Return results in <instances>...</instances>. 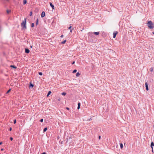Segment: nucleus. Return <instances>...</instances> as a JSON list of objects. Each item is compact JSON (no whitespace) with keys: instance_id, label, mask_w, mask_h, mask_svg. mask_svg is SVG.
<instances>
[{"instance_id":"f257e3e1","label":"nucleus","mask_w":154,"mask_h":154,"mask_svg":"<svg viewBox=\"0 0 154 154\" xmlns=\"http://www.w3.org/2000/svg\"><path fill=\"white\" fill-rule=\"evenodd\" d=\"M147 26L150 29H152L154 27V24L152 21L150 20L147 23Z\"/></svg>"},{"instance_id":"f03ea898","label":"nucleus","mask_w":154,"mask_h":154,"mask_svg":"<svg viewBox=\"0 0 154 154\" xmlns=\"http://www.w3.org/2000/svg\"><path fill=\"white\" fill-rule=\"evenodd\" d=\"M26 18H24V20L23 21L22 23L21 24V26L22 27L23 29H26Z\"/></svg>"},{"instance_id":"7ed1b4c3","label":"nucleus","mask_w":154,"mask_h":154,"mask_svg":"<svg viewBox=\"0 0 154 154\" xmlns=\"http://www.w3.org/2000/svg\"><path fill=\"white\" fill-rule=\"evenodd\" d=\"M117 33H118V32L117 31H115L113 33V37L114 38H115Z\"/></svg>"},{"instance_id":"20e7f679","label":"nucleus","mask_w":154,"mask_h":154,"mask_svg":"<svg viewBox=\"0 0 154 154\" xmlns=\"http://www.w3.org/2000/svg\"><path fill=\"white\" fill-rule=\"evenodd\" d=\"M154 146V143L153 142H152L151 143V147L152 148V152H153V146Z\"/></svg>"},{"instance_id":"39448f33","label":"nucleus","mask_w":154,"mask_h":154,"mask_svg":"<svg viewBox=\"0 0 154 154\" xmlns=\"http://www.w3.org/2000/svg\"><path fill=\"white\" fill-rule=\"evenodd\" d=\"M45 15V13L44 11H43L42 13L41 16L42 17H43Z\"/></svg>"},{"instance_id":"423d86ee","label":"nucleus","mask_w":154,"mask_h":154,"mask_svg":"<svg viewBox=\"0 0 154 154\" xmlns=\"http://www.w3.org/2000/svg\"><path fill=\"white\" fill-rule=\"evenodd\" d=\"M145 84L146 89L147 91H148L149 90V88L147 82H146Z\"/></svg>"},{"instance_id":"0eeeda50","label":"nucleus","mask_w":154,"mask_h":154,"mask_svg":"<svg viewBox=\"0 0 154 154\" xmlns=\"http://www.w3.org/2000/svg\"><path fill=\"white\" fill-rule=\"evenodd\" d=\"M50 6L51 7L52 9H54V6L52 4V3L50 2Z\"/></svg>"},{"instance_id":"6e6552de","label":"nucleus","mask_w":154,"mask_h":154,"mask_svg":"<svg viewBox=\"0 0 154 154\" xmlns=\"http://www.w3.org/2000/svg\"><path fill=\"white\" fill-rule=\"evenodd\" d=\"M29 50L28 48H25V52L26 53H29Z\"/></svg>"},{"instance_id":"1a4fd4ad","label":"nucleus","mask_w":154,"mask_h":154,"mask_svg":"<svg viewBox=\"0 0 154 154\" xmlns=\"http://www.w3.org/2000/svg\"><path fill=\"white\" fill-rule=\"evenodd\" d=\"M68 29H69L70 31V32H72V30L73 29V28H72V26H70L69 27Z\"/></svg>"},{"instance_id":"9d476101","label":"nucleus","mask_w":154,"mask_h":154,"mask_svg":"<svg viewBox=\"0 0 154 154\" xmlns=\"http://www.w3.org/2000/svg\"><path fill=\"white\" fill-rule=\"evenodd\" d=\"M34 86V85L32 84L31 82L30 83L29 87L30 88L32 87L33 88Z\"/></svg>"},{"instance_id":"9b49d317","label":"nucleus","mask_w":154,"mask_h":154,"mask_svg":"<svg viewBox=\"0 0 154 154\" xmlns=\"http://www.w3.org/2000/svg\"><path fill=\"white\" fill-rule=\"evenodd\" d=\"M93 34L97 35L99 34V32H94Z\"/></svg>"},{"instance_id":"f8f14e48","label":"nucleus","mask_w":154,"mask_h":154,"mask_svg":"<svg viewBox=\"0 0 154 154\" xmlns=\"http://www.w3.org/2000/svg\"><path fill=\"white\" fill-rule=\"evenodd\" d=\"M10 67H12L14 69H16L17 68V67L14 65H11L10 66Z\"/></svg>"},{"instance_id":"ddd939ff","label":"nucleus","mask_w":154,"mask_h":154,"mask_svg":"<svg viewBox=\"0 0 154 154\" xmlns=\"http://www.w3.org/2000/svg\"><path fill=\"white\" fill-rule=\"evenodd\" d=\"M89 35L91 37H93V35L92 32H89Z\"/></svg>"},{"instance_id":"4468645a","label":"nucleus","mask_w":154,"mask_h":154,"mask_svg":"<svg viewBox=\"0 0 154 154\" xmlns=\"http://www.w3.org/2000/svg\"><path fill=\"white\" fill-rule=\"evenodd\" d=\"M27 2V1L26 0H23V5H25L26 3Z\"/></svg>"},{"instance_id":"2eb2a0df","label":"nucleus","mask_w":154,"mask_h":154,"mask_svg":"<svg viewBox=\"0 0 154 154\" xmlns=\"http://www.w3.org/2000/svg\"><path fill=\"white\" fill-rule=\"evenodd\" d=\"M51 93V91H48V94L47 95V97H48L49 95Z\"/></svg>"},{"instance_id":"dca6fc26","label":"nucleus","mask_w":154,"mask_h":154,"mask_svg":"<svg viewBox=\"0 0 154 154\" xmlns=\"http://www.w3.org/2000/svg\"><path fill=\"white\" fill-rule=\"evenodd\" d=\"M80 75V74L79 72H78L76 74V76L77 77H79Z\"/></svg>"},{"instance_id":"f3484780","label":"nucleus","mask_w":154,"mask_h":154,"mask_svg":"<svg viewBox=\"0 0 154 154\" xmlns=\"http://www.w3.org/2000/svg\"><path fill=\"white\" fill-rule=\"evenodd\" d=\"M120 148L122 149L123 147V145L122 143H120Z\"/></svg>"},{"instance_id":"a211bd4d","label":"nucleus","mask_w":154,"mask_h":154,"mask_svg":"<svg viewBox=\"0 0 154 154\" xmlns=\"http://www.w3.org/2000/svg\"><path fill=\"white\" fill-rule=\"evenodd\" d=\"M47 130V128H44L43 130V132H45Z\"/></svg>"},{"instance_id":"6ab92c4d","label":"nucleus","mask_w":154,"mask_h":154,"mask_svg":"<svg viewBox=\"0 0 154 154\" xmlns=\"http://www.w3.org/2000/svg\"><path fill=\"white\" fill-rule=\"evenodd\" d=\"M66 42V40H64V41H63V42H61V43L62 44H65V43Z\"/></svg>"},{"instance_id":"aec40b11","label":"nucleus","mask_w":154,"mask_h":154,"mask_svg":"<svg viewBox=\"0 0 154 154\" xmlns=\"http://www.w3.org/2000/svg\"><path fill=\"white\" fill-rule=\"evenodd\" d=\"M38 19H36V25H37L38 24Z\"/></svg>"},{"instance_id":"412c9836","label":"nucleus","mask_w":154,"mask_h":154,"mask_svg":"<svg viewBox=\"0 0 154 154\" xmlns=\"http://www.w3.org/2000/svg\"><path fill=\"white\" fill-rule=\"evenodd\" d=\"M61 94L63 95H65L66 94V93L63 92L61 93Z\"/></svg>"},{"instance_id":"4be33fe9","label":"nucleus","mask_w":154,"mask_h":154,"mask_svg":"<svg viewBox=\"0 0 154 154\" xmlns=\"http://www.w3.org/2000/svg\"><path fill=\"white\" fill-rule=\"evenodd\" d=\"M34 23H32L31 25V27H34Z\"/></svg>"},{"instance_id":"5701e85b","label":"nucleus","mask_w":154,"mask_h":154,"mask_svg":"<svg viewBox=\"0 0 154 154\" xmlns=\"http://www.w3.org/2000/svg\"><path fill=\"white\" fill-rule=\"evenodd\" d=\"M76 72H77V70L76 69H74L73 70V71L72 72V73H74Z\"/></svg>"},{"instance_id":"b1692460","label":"nucleus","mask_w":154,"mask_h":154,"mask_svg":"<svg viewBox=\"0 0 154 154\" xmlns=\"http://www.w3.org/2000/svg\"><path fill=\"white\" fill-rule=\"evenodd\" d=\"M149 70L151 72H152L153 71V68L151 67L150 68Z\"/></svg>"},{"instance_id":"393cba45","label":"nucleus","mask_w":154,"mask_h":154,"mask_svg":"<svg viewBox=\"0 0 154 154\" xmlns=\"http://www.w3.org/2000/svg\"><path fill=\"white\" fill-rule=\"evenodd\" d=\"M38 74L40 75H42V72H39Z\"/></svg>"},{"instance_id":"a878e982","label":"nucleus","mask_w":154,"mask_h":154,"mask_svg":"<svg viewBox=\"0 0 154 154\" xmlns=\"http://www.w3.org/2000/svg\"><path fill=\"white\" fill-rule=\"evenodd\" d=\"M32 11H31L29 13V15L30 16H31L32 15Z\"/></svg>"},{"instance_id":"bb28decb","label":"nucleus","mask_w":154,"mask_h":154,"mask_svg":"<svg viewBox=\"0 0 154 154\" xmlns=\"http://www.w3.org/2000/svg\"><path fill=\"white\" fill-rule=\"evenodd\" d=\"M11 89H9L8 90V91H7V92L6 93H7V94H8V93H9V92L11 91Z\"/></svg>"},{"instance_id":"cd10ccee","label":"nucleus","mask_w":154,"mask_h":154,"mask_svg":"<svg viewBox=\"0 0 154 154\" xmlns=\"http://www.w3.org/2000/svg\"><path fill=\"white\" fill-rule=\"evenodd\" d=\"M7 12L8 14H9V13H10L11 12V11L10 10H7Z\"/></svg>"},{"instance_id":"c85d7f7f","label":"nucleus","mask_w":154,"mask_h":154,"mask_svg":"<svg viewBox=\"0 0 154 154\" xmlns=\"http://www.w3.org/2000/svg\"><path fill=\"white\" fill-rule=\"evenodd\" d=\"M43 119H41L40 120V122H43Z\"/></svg>"},{"instance_id":"c756f323","label":"nucleus","mask_w":154,"mask_h":154,"mask_svg":"<svg viewBox=\"0 0 154 154\" xmlns=\"http://www.w3.org/2000/svg\"><path fill=\"white\" fill-rule=\"evenodd\" d=\"M81 104L80 103H78V106H80Z\"/></svg>"},{"instance_id":"7c9ffc66","label":"nucleus","mask_w":154,"mask_h":154,"mask_svg":"<svg viewBox=\"0 0 154 154\" xmlns=\"http://www.w3.org/2000/svg\"><path fill=\"white\" fill-rule=\"evenodd\" d=\"M10 140H11V141H12V140H13V138H12V137H10Z\"/></svg>"},{"instance_id":"2f4dec72","label":"nucleus","mask_w":154,"mask_h":154,"mask_svg":"<svg viewBox=\"0 0 154 154\" xmlns=\"http://www.w3.org/2000/svg\"><path fill=\"white\" fill-rule=\"evenodd\" d=\"M16 122V119H15L14 121V124H15Z\"/></svg>"},{"instance_id":"473e14b6","label":"nucleus","mask_w":154,"mask_h":154,"mask_svg":"<svg viewBox=\"0 0 154 154\" xmlns=\"http://www.w3.org/2000/svg\"><path fill=\"white\" fill-rule=\"evenodd\" d=\"M80 108V106H78L77 109H79Z\"/></svg>"},{"instance_id":"72a5a7b5","label":"nucleus","mask_w":154,"mask_h":154,"mask_svg":"<svg viewBox=\"0 0 154 154\" xmlns=\"http://www.w3.org/2000/svg\"><path fill=\"white\" fill-rule=\"evenodd\" d=\"M12 130V128H10V129H9V130L10 131H11Z\"/></svg>"},{"instance_id":"f704fd0d","label":"nucleus","mask_w":154,"mask_h":154,"mask_svg":"<svg viewBox=\"0 0 154 154\" xmlns=\"http://www.w3.org/2000/svg\"><path fill=\"white\" fill-rule=\"evenodd\" d=\"M66 109H67V110H69V108H68V107H67L66 108Z\"/></svg>"},{"instance_id":"c9c22d12","label":"nucleus","mask_w":154,"mask_h":154,"mask_svg":"<svg viewBox=\"0 0 154 154\" xmlns=\"http://www.w3.org/2000/svg\"><path fill=\"white\" fill-rule=\"evenodd\" d=\"M46 152H43L41 154H46Z\"/></svg>"},{"instance_id":"e433bc0d","label":"nucleus","mask_w":154,"mask_h":154,"mask_svg":"<svg viewBox=\"0 0 154 154\" xmlns=\"http://www.w3.org/2000/svg\"><path fill=\"white\" fill-rule=\"evenodd\" d=\"M75 63V61H73L72 63V64H73Z\"/></svg>"},{"instance_id":"4c0bfd02","label":"nucleus","mask_w":154,"mask_h":154,"mask_svg":"<svg viewBox=\"0 0 154 154\" xmlns=\"http://www.w3.org/2000/svg\"><path fill=\"white\" fill-rule=\"evenodd\" d=\"M100 138H101V136H100L99 137V139H100Z\"/></svg>"},{"instance_id":"58836bf2","label":"nucleus","mask_w":154,"mask_h":154,"mask_svg":"<svg viewBox=\"0 0 154 154\" xmlns=\"http://www.w3.org/2000/svg\"><path fill=\"white\" fill-rule=\"evenodd\" d=\"M60 37L61 38H63V35H61V36H60Z\"/></svg>"},{"instance_id":"ea45409f","label":"nucleus","mask_w":154,"mask_h":154,"mask_svg":"<svg viewBox=\"0 0 154 154\" xmlns=\"http://www.w3.org/2000/svg\"><path fill=\"white\" fill-rule=\"evenodd\" d=\"M2 142H0V145H1L2 144Z\"/></svg>"},{"instance_id":"a19ab883","label":"nucleus","mask_w":154,"mask_h":154,"mask_svg":"<svg viewBox=\"0 0 154 154\" xmlns=\"http://www.w3.org/2000/svg\"><path fill=\"white\" fill-rule=\"evenodd\" d=\"M3 149H1V151H3Z\"/></svg>"},{"instance_id":"79ce46f5","label":"nucleus","mask_w":154,"mask_h":154,"mask_svg":"<svg viewBox=\"0 0 154 154\" xmlns=\"http://www.w3.org/2000/svg\"><path fill=\"white\" fill-rule=\"evenodd\" d=\"M153 33V34L154 35V32H152Z\"/></svg>"}]
</instances>
